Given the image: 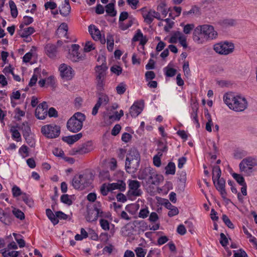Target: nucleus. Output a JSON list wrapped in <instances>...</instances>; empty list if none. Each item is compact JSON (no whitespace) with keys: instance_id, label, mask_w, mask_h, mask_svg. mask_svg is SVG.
<instances>
[{"instance_id":"f257e3e1","label":"nucleus","mask_w":257,"mask_h":257,"mask_svg":"<svg viewBox=\"0 0 257 257\" xmlns=\"http://www.w3.org/2000/svg\"><path fill=\"white\" fill-rule=\"evenodd\" d=\"M223 100L230 109L237 112L243 111L248 105L245 97L235 95L232 93H225L223 96Z\"/></svg>"},{"instance_id":"f03ea898","label":"nucleus","mask_w":257,"mask_h":257,"mask_svg":"<svg viewBox=\"0 0 257 257\" xmlns=\"http://www.w3.org/2000/svg\"><path fill=\"white\" fill-rule=\"evenodd\" d=\"M139 179L147 185H156L162 179V176L156 174L154 169L151 167H146L141 170L138 174Z\"/></svg>"},{"instance_id":"7ed1b4c3","label":"nucleus","mask_w":257,"mask_h":257,"mask_svg":"<svg viewBox=\"0 0 257 257\" xmlns=\"http://www.w3.org/2000/svg\"><path fill=\"white\" fill-rule=\"evenodd\" d=\"M85 119L86 116L84 114L80 112L75 113L67 121L66 124L67 130L73 133H78L82 129Z\"/></svg>"},{"instance_id":"20e7f679","label":"nucleus","mask_w":257,"mask_h":257,"mask_svg":"<svg viewBox=\"0 0 257 257\" xmlns=\"http://www.w3.org/2000/svg\"><path fill=\"white\" fill-rule=\"evenodd\" d=\"M92 180V174L85 172L82 174L75 175L72 180V185L76 189L83 190L89 186Z\"/></svg>"},{"instance_id":"39448f33","label":"nucleus","mask_w":257,"mask_h":257,"mask_svg":"<svg viewBox=\"0 0 257 257\" xmlns=\"http://www.w3.org/2000/svg\"><path fill=\"white\" fill-rule=\"evenodd\" d=\"M41 132L48 138H56L60 134V127L55 124L45 125L42 127Z\"/></svg>"},{"instance_id":"423d86ee","label":"nucleus","mask_w":257,"mask_h":257,"mask_svg":"<svg viewBox=\"0 0 257 257\" xmlns=\"http://www.w3.org/2000/svg\"><path fill=\"white\" fill-rule=\"evenodd\" d=\"M255 160L247 158L243 159L239 164V169L241 172H244L246 175L249 176L253 172V167L256 166Z\"/></svg>"},{"instance_id":"0eeeda50","label":"nucleus","mask_w":257,"mask_h":257,"mask_svg":"<svg viewBox=\"0 0 257 257\" xmlns=\"http://www.w3.org/2000/svg\"><path fill=\"white\" fill-rule=\"evenodd\" d=\"M213 49L216 53L226 55L233 52L234 46L231 42H225L215 44Z\"/></svg>"},{"instance_id":"6e6552de","label":"nucleus","mask_w":257,"mask_h":257,"mask_svg":"<svg viewBox=\"0 0 257 257\" xmlns=\"http://www.w3.org/2000/svg\"><path fill=\"white\" fill-rule=\"evenodd\" d=\"M201 27L203 34L207 40H212L215 38L217 35V33L214 31V28L210 25H204L200 26Z\"/></svg>"},{"instance_id":"1a4fd4ad","label":"nucleus","mask_w":257,"mask_h":257,"mask_svg":"<svg viewBox=\"0 0 257 257\" xmlns=\"http://www.w3.org/2000/svg\"><path fill=\"white\" fill-rule=\"evenodd\" d=\"M79 46L77 44H72L71 45V50H69L68 58L73 62H78L82 60L84 56L80 55L78 53Z\"/></svg>"},{"instance_id":"9d476101","label":"nucleus","mask_w":257,"mask_h":257,"mask_svg":"<svg viewBox=\"0 0 257 257\" xmlns=\"http://www.w3.org/2000/svg\"><path fill=\"white\" fill-rule=\"evenodd\" d=\"M93 150L92 143L91 142H87L77 148L73 149L74 155H84L91 152Z\"/></svg>"},{"instance_id":"9b49d317","label":"nucleus","mask_w":257,"mask_h":257,"mask_svg":"<svg viewBox=\"0 0 257 257\" xmlns=\"http://www.w3.org/2000/svg\"><path fill=\"white\" fill-rule=\"evenodd\" d=\"M140 161L138 160H125V168L129 174H134L137 172L140 165Z\"/></svg>"},{"instance_id":"f8f14e48","label":"nucleus","mask_w":257,"mask_h":257,"mask_svg":"<svg viewBox=\"0 0 257 257\" xmlns=\"http://www.w3.org/2000/svg\"><path fill=\"white\" fill-rule=\"evenodd\" d=\"M61 76L66 80L71 79L72 77V68L65 64H62L60 65L59 68Z\"/></svg>"},{"instance_id":"ddd939ff","label":"nucleus","mask_w":257,"mask_h":257,"mask_svg":"<svg viewBox=\"0 0 257 257\" xmlns=\"http://www.w3.org/2000/svg\"><path fill=\"white\" fill-rule=\"evenodd\" d=\"M13 221V216L9 211L2 209L0 210V222L5 225H10Z\"/></svg>"},{"instance_id":"4468645a","label":"nucleus","mask_w":257,"mask_h":257,"mask_svg":"<svg viewBox=\"0 0 257 257\" xmlns=\"http://www.w3.org/2000/svg\"><path fill=\"white\" fill-rule=\"evenodd\" d=\"M216 189L220 193L224 200L226 199L227 193L225 189V180L223 178H219L213 181Z\"/></svg>"},{"instance_id":"2eb2a0df","label":"nucleus","mask_w":257,"mask_h":257,"mask_svg":"<svg viewBox=\"0 0 257 257\" xmlns=\"http://www.w3.org/2000/svg\"><path fill=\"white\" fill-rule=\"evenodd\" d=\"M128 187L131 190L129 192L134 196H140L142 194V191L139 188L140 187V183L137 180H129Z\"/></svg>"},{"instance_id":"dca6fc26","label":"nucleus","mask_w":257,"mask_h":257,"mask_svg":"<svg viewBox=\"0 0 257 257\" xmlns=\"http://www.w3.org/2000/svg\"><path fill=\"white\" fill-rule=\"evenodd\" d=\"M193 39L194 42L198 44H202L206 41L200 26L194 29L193 34Z\"/></svg>"},{"instance_id":"f3484780","label":"nucleus","mask_w":257,"mask_h":257,"mask_svg":"<svg viewBox=\"0 0 257 257\" xmlns=\"http://www.w3.org/2000/svg\"><path fill=\"white\" fill-rule=\"evenodd\" d=\"M45 51L46 55L51 59L56 58L58 54V47L56 45L49 43L45 47Z\"/></svg>"},{"instance_id":"a211bd4d","label":"nucleus","mask_w":257,"mask_h":257,"mask_svg":"<svg viewBox=\"0 0 257 257\" xmlns=\"http://www.w3.org/2000/svg\"><path fill=\"white\" fill-rule=\"evenodd\" d=\"M100 205L99 202H97L95 204L94 206V210L96 211V213L94 215L93 218H90V216L89 215L87 217V220L89 222H92L96 221L98 217H109V215L108 214H106L105 212H103L101 209L99 208L98 207H99Z\"/></svg>"},{"instance_id":"6ab92c4d","label":"nucleus","mask_w":257,"mask_h":257,"mask_svg":"<svg viewBox=\"0 0 257 257\" xmlns=\"http://www.w3.org/2000/svg\"><path fill=\"white\" fill-rule=\"evenodd\" d=\"M144 105L143 101L135 102L130 108V113L131 116L136 117L139 115L142 112Z\"/></svg>"},{"instance_id":"aec40b11","label":"nucleus","mask_w":257,"mask_h":257,"mask_svg":"<svg viewBox=\"0 0 257 257\" xmlns=\"http://www.w3.org/2000/svg\"><path fill=\"white\" fill-rule=\"evenodd\" d=\"M88 31L92 38L95 41H101V35L99 29L94 25H91L88 27Z\"/></svg>"},{"instance_id":"412c9836","label":"nucleus","mask_w":257,"mask_h":257,"mask_svg":"<svg viewBox=\"0 0 257 257\" xmlns=\"http://www.w3.org/2000/svg\"><path fill=\"white\" fill-rule=\"evenodd\" d=\"M109 189L111 191L115 189H118L120 191H123L125 189V183L122 180H118L116 183L108 184Z\"/></svg>"},{"instance_id":"4be33fe9","label":"nucleus","mask_w":257,"mask_h":257,"mask_svg":"<svg viewBox=\"0 0 257 257\" xmlns=\"http://www.w3.org/2000/svg\"><path fill=\"white\" fill-rule=\"evenodd\" d=\"M126 159L128 160L136 159L140 161V155L138 150L135 148L131 149L126 155Z\"/></svg>"},{"instance_id":"5701e85b","label":"nucleus","mask_w":257,"mask_h":257,"mask_svg":"<svg viewBox=\"0 0 257 257\" xmlns=\"http://www.w3.org/2000/svg\"><path fill=\"white\" fill-rule=\"evenodd\" d=\"M198 109V104L196 102H194L192 104V112L191 116L194 120V122L196 123V127H199L200 124L198 119L197 111Z\"/></svg>"},{"instance_id":"b1692460","label":"nucleus","mask_w":257,"mask_h":257,"mask_svg":"<svg viewBox=\"0 0 257 257\" xmlns=\"http://www.w3.org/2000/svg\"><path fill=\"white\" fill-rule=\"evenodd\" d=\"M46 214L48 218L50 220L54 225L58 223L59 220L56 217L55 214H54L53 213L51 209H47L46 210Z\"/></svg>"},{"instance_id":"393cba45","label":"nucleus","mask_w":257,"mask_h":257,"mask_svg":"<svg viewBox=\"0 0 257 257\" xmlns=\"http://www.w3.org/2000/svg\"><path fill=\"white\" fill-rule=\"evenodd\" d=\"M35 116L39 119H44L47 116V111L42 109L40 106H37L35 110Z\"/></svg>"},{"instance_id":"a878e982","label":"nucleus","mask_w":257,"mask_h":257,"mask_svg":"<svg viewBox=\"0 0 257 257\" xmlns=\"http://www.w3.org/2000/svg\"><path fill=\"white\" fill-rule=\"evenodd\" d=\"M59 9L60 14L64 17L68 16L71 11V7L69 4L63 5L61 7H59Z\"/></svg>"},{"instance_id":"bb28decb","label":"nucleus","mask_w":257,"mask_h":257,"mask_svg":"<svg viewBox=\"0 0 257 257\" xmlns=\"http://www.w3.org/2000/svg\"><path fill=\"white\" fill-rule=\"evenodd\" d=\"M23 131V135L24 137H29L31 133V128L27 122H24L21 126L19 127Z\"/></svg>"},{"instance_id":"cd10ccee","label":"nucleus","mask_w":257,"mask_h":257,"mask_svg":"<svg viewBox=\"0 0 257 257\" xmlns=\"http://www.w3.org/2000/svg\"><path fill=\"white\" fill-rule=\"evenodd\" d=\"M106 12L111 17H114L116 15V11L114 9V4L110 3L106 6Z\"/></svg>"},{"instance_id":"c85d7f7f","label":"nucleus","mask_w":257,"mask_h":257,"mask_svg":"<svg viewBox=\"0 0 257 257\" xmlns=\"http://www.w3.org/2000/svg\"><path fill=\"white\" fill-rule=\"evenodd\" d=\"M183 34L180 31H175L173 32L172 36L169 39V42L170 43H176L177 40L181 38Z\"/></svg>"},{"instance_id":"c756f323","label":"nucleus","mask_w":257,"mask_h":257,"mask_svg":"<svg viewBox=\"0 0 257 257\" xmlns=\"http://www.w3.org/2000/svg\"><path fill=\"white\" fill-rule=\"evenodd\" d=\"M221 169L218 166H215L212 168V180L213 181L216 180L218 179L221 178Z\"/></svg>"},{"instance_id":"7c9ffc66","label":"nucleus","mask_w":257,"mask_h":257,"mask_svg":"<svg viewBox=\"0 0 257 257\" xmlns=\"http://www.w3.org/2000/svg\"><path fill=\"white\" fill-rule=\"evenodd\" d=\"M35 32V30L33 27H30L24 29L23 31L20 33V35L22 38H27L30 35L32 34Z\"/></svg>"},{"instance_id":"2f4dec72","label":"nucleus","mask_w":257,"mask_h":257,"mask_svg":"<svg viewBox=\"0 0 257 257\" xmlns=\"http://www.w3.org/2000/svg\"><path fill=\"white\" fill-rule=\"evenodd\" d=\"M166 174L167 175H174L175 173V165L173 162H170L165 167Z\"/></svg>"},{"instance_id":"473e14b6","label":"nucleus","mask_w":257,"mask_h":257,"mask_svg":"<svg viewBox=\"0 0 257 257\" xmlns=\"http://www.w3.org/2000/svg\"><path fill=\"white\" fill-rule=\"evenodd\" d=\"M9 5L12 17L15 18L18 16V10L15 3L12 0L9 1Z\"/></svg>"},{"instance_id":"72a5a7b5","label":"nucleus","mask_w":257,"mask_h":257,"mask_svg":"<svg viewBox=\"0 0 257 257\" xmlns=\"http://www.w3.org/2000/svg\"><path fill=\"white\" fill-rule=\"evenodd\" d=\"M109 102V98L108 96L105 94H100V96L98 98L97 103H99L100 105H106Z\"/></svg>"},{"instance_id":"f704fd0d","label":"nucleus","mask_w":257,"mask_h":257,"mask_svg":"<svg viewBox=\"0 0 257 257\" xmlns=\"http://www.w3.org/2000/svg\"><path fill=\"white\" fill-rule=\"evenodd\" d=\"M22 200L25 203L28 205L30 207H32L34 206V201L30 196L24 193L22 196Z\"/></svg>"},{"instance_id":"c9c22d12","label":"nucleus","mask_w":257,"mask_h":257,"mask_svg":"<svg viewBox=\"0 0 257 257\" xmlns=\"http://www.w3.org/2000/svg\"><path fill=\"white\" fill-rule=\"evenodd\" d=\"M68 31V26L65 23H62L60 26L59 27L58 29H57L56 31V33L58 34L59 33H62L65 36L67 35V33Z\"/></svg>"},{"instance_id":"e433bc0d","label":"nucleus","mask_w":257,"mask_h":257,"mask_svg":"<svg viewBox=\"0 0 257 257\" xmlns=\"http://www.w3.org/2000/svg\"><path fill=\"white\" fill-rule=\"evenodd\" d=\"M126 85L124 82L120 83L116 87V90L117 94H123L126 91Z\"/></svg>"},{"instance_id":"4c0bfd02","label":"nucleus","mask_w":257,"mask_h":257,"mask_svg":"<svg viewBox=\"0 0 257 257\" xmlns=\"http://www.w3.org/2000/svg\"><path fill=\"white\" fill-rule=\"evenodd\" d=\"M143 18H144L145 22L146 23L150 24L154 19L152 13V10H150L147 14H143Z\"/></svg>"},{"instance_id":"58836bf2","label":"nucleus","mask_w":257,"mask_h":257,"mask_svg":"<svg viewBox=\"0 0 257 257\" xmlns=\"http://www.w3.org/2000/svg\"><path fill=\"white\" fill-rule=\"evenodd\" d=\"M13 214L17 218L22 220L25 219L24 213L20 209L14 208L12 211Z\"/></svg>"},{"instance_id":"ea45409f","label":"nucleus","mask_w":257,"mask_h":257,"mask_svg":"<svg viewBox=\"0 0 257 257\" xmlns=\"http://www.w3.org/2000/svg\"><path fill=\"white\" fill-rule=\"evenodd\" d=\"M232 177L240 185L246 184L244 182V178L241 175L236 173H233L232 174Z\"/></svg>"},{"instance_id":"a19ab883","label":"nucleus","mask_w":257,"mask_h":257,"mask_svg":"<svg viewBox=\"0 0 257 257\" xmlns=\"http://www.w3.org/2000/svg\"><path fill=\"white\" fill-rule=\"evenodd\" d=\"M33 22V18L28 16H25L23 18V23L20 25V28L21 29H22L24 27V25H29L30 24L32 23Z\"/></svg>"},{"instance_id":"79ce46f5","label":"nucleus","mask_w":257,"mask_h":257,"mask_svg":"<svg viewBox=\"0 0 257 257\" xmlns=\"http://www.w3.org/2000/svg\"><path fill=\"white\" fill-rule=\"evenodd\" d=\"M95 69L96 72L97 73H106L105 71L107 69V67L106 66V63H102L101 65L96 66Z\"/></svg>"},{"instance_id":"37998d69","label":"nucleus","mask_w":257,"mask_h":257,"mask_svg":"<svg viewBox=\"0 0 257 257\" xmlns=\"http://www.w3.org/2000/svg\"><path fill=\"white\" fill-rule=\"evenodd\" d=\"M222 220L224 223L225 224V225H226L229 228H234V225L231 222V221H230V220L229 219L227 215H226L225 214H223L222 215Z\"/></svg>"},{"instance_id":"c03bdc74","label":"nucleus","mask_w":257,"mask_h":257,"mask_svg":"<svg viewBox=\"0 0 257 257\" xmlns=\"http://www.w3.org/2000/svg\"><path fill=\"white\" fill-rule=\"evenodd\" d=\"M12 191L14 197L20 196L21 195L23 196L24 194L22 192L20 188L16 185L13 186Z\"/></svg>"},{"instance_id":"a18cd8bd","label":"nucleus","mask_w":257,"mask_h":257,"mask_svg":"<svg viewBox=\"0 0 257 257\" xmlns=\"http://www.w3.org/2000/svg\"><path fill=\"white\" fill-rule=\"evenodd\" d=\"M243 229L244 233L247 235V238H249V241L257 245V242L255 238L253 237L251 234L248 232L247 229L245 227H243Z\"/></svg>"},{"instance_id":"49530a36","label":"nucleus","mask_w":257,"mask_h":257,"mask_svg":"<svg viewBox=\"0 0 257 257\" xmlns=\"http://www.w3.org/2000/svg\"><path fill=\"white\" fill-rule=\"evenodd\" d=\"M61 201L64 204L70 205L72 203V200L69 198L68 194L62 195L61 197Z\"/></svg>"},{"instance_id":"de8ad7c7","label":"nucleus","mask_w":257,"mask_h":257,"mask_svg":"<svg viewBox=\"0 0 257 257\" xmlns=\"http://www.w3.org/2000/svg\"><path fill=\"white\" fill-rule=\"evenodd\" d=\"M109 186L108 184L107 185L106 184H103L100 188V192L101 193L103 196H106L108 194L109 191H111L110 189H109Z\"/></svg>"},{"instance_id":"09e8293b","label":"nucleus","mask_w":257,"mask_h":257,"mask_svg":"<svg viewBox=\"0 0 257 257\" xmlns=\"http://www.w3.org/2000/svg\"><path fill=\"white\" fill-rule=\"evenodd\" d=\"M113 39L112 36H107V47L108 51H111L113 50Z\"/></svg>"},{"instance_id":"8fccbe9b","label":"nucleus","mask_w":257,"mask_h":257,"mask_svg":"<svg viewBox=\"0 0 257 257\" xmlns=\"http://www.w3.org/2000/svg\"><path fill=\"white\" fill-rule=\"evenodd\" d=\"M100 224L102 228L104 230H108L109 229V223L107 220L101 219L100 220Z\"/></svg>"},{"instance_id":"3c124183","label":"nucleus","mask_w":257,"mask_h":257,"mask_svg":"<svg viewBox=\"0 0 257 257\" xmlns=\"http://www.w3.org/2000/svg\"><path fill=\"white\" fill-rule=\"evenodd\" d=\"M104 79L96 78V87L98 90L101 91L103 90Z\"/></svg>"},{"instance_id":"603ef678","label":"nucleus","mask_w":257,"mask_h":257,"mask_svg":"<svg viewBox=\"0 0 257 257\" xmlns=\"http://www.w3.org/2000/svg\"><path fill=\"white\" fill-rule=\"evenodd\" d=\"M194 28V25L193 24H187L184 27L183 32L185 34H189L191 31Z\"/></svg>"},{"instance_id":"864d4df0","label":"nucleus","mask_w":257,"mask_h":257,"mask_svg":"<svg viewBox=\"0 0 257 257\" xmlns=\"http://www.w3.org/2000/svg\"><path fill=\"white\" fill-rule=\"evenodd\" d=\"M55 215L56 217L58 219H63V220H66L68 216L65 214L64 212L61 211H56L55 212Z\"/></svg>"},{"instance_id":"5fc2aeb1","label":"nucleus","mask_w":257,"mask_h":257,"mask_svg":"<svg viewBox=\"0 0 257 257\" xmlns=\"http://www.w3.org/2000/svg\"><path fill=\"white\" fill-rule=\"evenodd\" d=\"M165 69H166V75L167 76L173 77L175 75L177 71L176 69L172 68H169L167 67H166Z\"/></svg>"},{"instance_id":"6e6d98bb","label":"nucleus","mask_w":257,"mask_h":257,"mask_svg":"<svg viewBox=\"0 0 257 257\" xmlns=\"http://www.w3.org/2000/svg\"><path fill=\"white\" fill-rule=\"evenodd\" d=\"M44 7L46 10H54L57 8V4L54 2H47L45 4Z\"/></svg>"},{"instance_id":"4d7b16f0","label":"nucleus","mask_w":257,"mask_h":257,"mask_svg":"<svg viewBox=\"0 0 257 257\" xmlns=\"http://www.w3.org/2000/svg\"><path fill=\"white\" fill-rule=\"evenodd\" d=\"M110 70L113 73L116 74L117 75H119L122 72V68L117 65L113 66L111 67Z\"/></svg>"},{"instance_id":"13d9d810","label":"nucleus","mask_w":257,"mask_h":257,"mask_svg":"<svg viewBox=\"0 0 257 257\" xmlns=\"http://www.w3.org/2000/svg\"><path fill=\"white\" fill-rule=\"evenodd\" d=\"M93 49H94V47L93 46L92 43L91 41L86 42L84 48V51L88 52Z\"/></svg>"},{"instance_id":"bf43d9fd","label":"nucleus","mask_w":257,"mask_h":257,"mask_svg":"<svg viewBox=\"0 0 257 257\" xmlns=\"http://www.w3.org/2000/svg\"><path fill=\"white\" fill-rule=\"evenodd\" d=\"M135 252L137 256L138 257H144L146 254V252L142 247H137L135 249Z\"/></svg>"},{"instance_id":"052dcab7","label":"nucleus","mask_w":257,"mask_h":257,"mask_svg":"<svg viewBox=\"0 0 257 257\" xmlns=\"http://www.w3.org/2000/svg\"><path fill=\"white\" fill-rule=\"evenodd\" d=\"M126 3L132 9L135 10L137 9L139 2V0H126Z\"/></svg>"},{"instance_id":"680f3d73","label":"nucleus","mask_w":257,"mask_h":257,"mask_svg":"<svg viewBox=\"0 0 257 257\" xmlns=\"http://www.w3.org/2000/svg\"><path fill=\"white\" fill-rule=\"evenodd\" d=\"M220 243L223 246H225L228 243V239L223 233H221L220 234Z\"/></svg>"},{"instance_id":"e2e57ef3","label":"nucleus","mask_w":257,"mask_h":257,"mask_svg":"<svg viewBox=\"0 0 257 257\" xmlns=\"http://www.w3.org/2000/svg\"><path fill=\"white\" fill-rule=\"evenodd\" d=\"M11 132L12 133V137L15 139H20L21 135L19 131L16 129L15 127L13 126L11 129Z\"/></svg>"},{"instance_id":"0e129e2a","label":"nucleus","mask_w":257,"mask_h":257,"mask_svg":"<svg viewBox=\"0 0 257 257\" xmlns=\"http://www.w3.org/2000/svg\"><path fill=\"white\" fill-rule=\"evenodd\" d=\"M143 33L140 29L137 30L136 34L133 38L132 41L134 42L138 41L141 39V37H143Z\"/></svg>"},{"instance_id":"69168bd1","label":"nucleus","mask_w":257,"mask_h":257,"mask_svg":"<svg viewBox=\"0 0 257 257\" xmlns=\"http://www.w3.org/2000/svg\"><path fill=\"white\" fill-rule=\"evenodd\" d=\"M149 213V211L147 208L142 209L140 210L139 217L142 218H146Z\"/></svg>"},{"instance_id":"338daca9","label":"nucleus","mask_w":257,"mask_h":257,"mask_svg":"<svg viewBox=\"0 0 257 257\" xmlns=\"http://www.w3.org/2000/svg\"><path fill=\"white\" fill-rule=\"evenodd\" d=\"M120 129L121 126L119 124H115L111 130V135L114 136H116L119 133Z\"/></svg>"},{"instance_id":"774afa93","label":"nucleus","mask_w":257,"mask_h":257,"mask_svg":"<svg viewBox=\"0 0 257 257\" xmlns=\"http://www.w3.org/2000/svg\"><path fill=\"white\" fill-rule=\"evenodd\" d=\"M246 253L242 249H240L238 252H235L234 257H247Z\"/></svg>"}]
</instances>
